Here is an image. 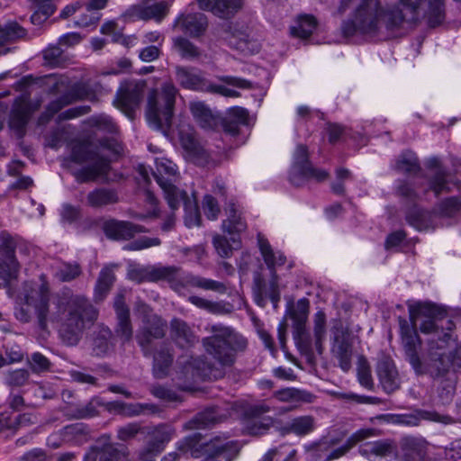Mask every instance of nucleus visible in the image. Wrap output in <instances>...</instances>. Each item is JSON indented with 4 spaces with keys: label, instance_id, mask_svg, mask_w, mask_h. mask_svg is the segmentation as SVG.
Masks as SVG:
<instances>
[{
    "label": "nucleus",
    "instance_id": "obj_1",
    "mask_svg": "<svg viewBox=\"0 0 461 461\" xmlns=\"http://www.w3.org/2000/svg\"><path fill=\"white\" fill-rule=\"evenodd\" d=\"M50 298V288L44 275L40 276V283H26L24 307L16 312L17 319L29 321L32 311L41 329L46 330L49 322L58 323L61 340L68 346L77 344L87 325L96 320V309L84 295L75 294L68 288L55 294L51 309Z\"/></svg>",
    "mask_w": 461,
    "mask_h": 461
},
{
    "label": "nucleus",
    "instance_id": "obj_2",
    "mask_svg": "<svg viewBox=\"0 0 461 461\" xmlns=\"http://www.w3.org/2000/svg\"><path fill=\"white\" fill-rule=\"evenodd\" d=\"M410 315L422 333L431 336L426 351L420 357L417 348L420 343L417 333L408 326H402V345L410 364L418 375H441L451 363L446 346L451 339L452 321L443 318L444 312L440 308L429 303L411 305Z\"/></svg>",
    "mask_w": 461,
    "mask_h": 461
},
{
    "label": "nucleus",
    "instance_id": "obj_3",
    "mask_svg": "<svg viewBox=\"0 0 461 461\" xmlns=\"http://www.w3.org/2000/svg\"><path fill=\"white\" fill-rule=\"evenodd\" d=\"M210 331L212 335L203 339V346L219 367L214 369L212 366L198 358L189 365L196 369L198 375H212L216 378L221 376V369L234 364L236 353L246 348L247 340L230 328L221 325L212 326Z\"/></svg>",
    "mask_w": 461,
    "mask_h": 461
},
{
    "label": "nucleus",
    "instance_id": "obj_4",
    "mask_svg": "<svg viewBox=\"0 0 461 461\" xmlns=\"http://www.w3.org/2000/svg\"><path fill=\"white\" fill-rule=\"evenodd\" d=\"M357 5L352 17V28H345L346 33L358 30L373 34L384 30L393 32L405 23L406 15L398 8H384L379 0H356Z\"/></svg>",
    "mask_w": 461,
    "mask_h": 461
},
{
    "label": "nucleus",
    "instance_id": "obj_5",
    "mask_svg": "<svg viewBox=\"0 0 461 461\" xmlns=\"http://www.w3.org/2000/svg\"><path fill=\"white\" fill-rule=\"evenodd\" d=\"M258 243L264 261L270 269L271 279L267 283L260 273H255L253 277L255 298L259 305H264L266 298L269 297L274 306L276 307L280 300V294L275 267L283 266L285 263V257L280 251H274L267 240L261 234L258 235Z\"/></svg>",
    "mask_w": 461,
    "mask_h": 461
},
{
    "label": "nucleus",
    "instance_id": "obj_6",
    "mask_svg": "<svg viewBox=\"0 0 461 461\" xmlns=\"http://www.w3.org/2000/svg\"><path fill=\"white\" fill-rule=\"evenodd\" d=\"M177 93L178 90L172 82H166L159 91L153 90L149 93L146 117L152 128L164 132L169 129Z\"/></svg>",
    "mask_w": 461,
    "mask_h": 461
},
{
    "label": "nucleus",
    "instance_id": "obj_7",
    "mask_svg": "<svg viewBox=\"0 0 461 461\" xmlns=\"http://www.w3.org/2000/svg\"><path fill=\"white\" fill-rule=\"evenodd\" d=\"M71 158L78 164H86L74 173L79 183L94 182L106 175L109 170V162L99 155L93 144L88 142L75 144L72 148Z\"/></svg>",
    "mask_w": 461,
    "mask_h": 461
},
{
    "label": "nucleus",
    "instance_id": "obj_8",
    "mask_svg": "<svg viewBox=\"0 0 461 461\" xmlns=\"http://www.w3.org/2000/svg\"><path fill=\"white\" fill-rule=\"evenodd\" d=\"M153 176L163 191L164 197L172 210H176L178 200L175 195L183 199L185 191L179 189L175 182L177 179V167L170 159L161 158L156 159V168Z\"/></svg>",
    "mask_w": 461,
    "mask_h": 461
},
{
    "label": "nucleus",
    "instance_id": "obj_9",
    "mask_svg": "<svg viewBox=\"0 0 461 461\" xmlns=\"http://www.w3.org/2000/svg\"><path fill=\"white\" fill-rule=\"evenodd\" d=\"M19 244V240L9 233H0V286L17 278L20 264L15 257V250Z\"/></svg>",
    "mask_w": 461,
    "mask_h": 461
},
{
    "label": "nucleus",
    "instance_id": "obj_10",
    "mask_svg": "<svg viewBox=\"0 0 461 461\" xmlns=\"http://www.w3.org/2000/svg\"><path fill=\"white\" fill-rule=\"evenodd\" d=\"M53 89L57 93L65 92V94L49 104L48 112L50 113V116H52L64 106L68 105L77 100H94L95 98V94L86 84H76L72 86H68V80L63 77H60L54 84Z\"/></svg>",
    "mask_w": 461,
    "mask_h": 461
},
{
    "label": "nucleus",
    "instance_id": "obj_11",
    "mask_svg": "<svg viewBox=\"0 0 461 461\" xmlns=\"http://www.w3.org/2000/svg\"><path fill=\"white\" fill-rule=\"evenodd\" d=\"M128 277L136 283L167 281L174 283L180 277V269L176 267L140 266L131 264Z\"/></svg>",
    "mask_w": 461,
    "mask_h": 461
},
{
    "label": "nucleus",
    "instance_id": "obj_12",
    "mask_svg": "<svg viewBox=\"0 0 461 461\" xmlns=\"http://www.w3.org/2000/svg\"><path fill=\"white\" fill-rule=\"evenodd\" d=\"M330 352L332 357L338 360L339 366L344 372L350 369L353 355L352 338L340 321H337L332 327Z\"/></svg>",
    "mask_w": 461,
    "mask_h": 461
},
{
    "label": "nucleus",
    "instance_id": "obj_13",
    "mask_svg": "<svg viewBox=\"0 0 461 461\" xmlns=\"http://www.w3.org/2000/svg\"><path fill=\"white\" fill-rule=\"evenodd\" d=\"M146 84L144 81H125L117 91L113 101L115 106L129 118H133L134 110L139 106Z\"/></svg>",
    "mask_w": 461,
    "mask_h": 461
},
{
    "label": "nucleus",
    "instance_id": "obj_14",
    "mask_svg": "<svg viewBox=\"0 0 461 461\" xmlns=\"http://www.w3.org/2000/svg\"><path fill=\"white\" fill-rule=\"evenodd\" d=\"M309 310V300L303 298L293 305L288 312L290 318L293 320L294 339L299 348L305 353H309L311 350V341L306 329Z\"/></svg>",
    "mask_w": 461,
    "mask_h": 461
},
{
    "label": "nucleus",
    "instance_id": "obj_15",
    "mask_svg": "<svg viewBox=\"0 0 461 461\" xmlns=\"http://www.w3.org/2000/svg\"><path fill=\"white\" fill-rule=\"evenodd\" d=\"M300 176L305 179H314L318 182L324 181L329 176L327 171L315 168L309 163L307 149L303 145L298 146L295 150L290 180L294 185H300Z\"/></svg>",
    "mask_w": 461,
    "mask_h": 461
},
{
    "label": "nucleus",
    "instance_id": "obj_16",
    "mask_svg": "<svg viewBox=\"0 0 461 461\" xmlns=\"http://www.w3.org/2000/svg\"><path fill=\"white\" fill-rule=\"evenodd\" d=\"M224 39L230 47L249 55L258 51L259 45L251 36L249 27L240 23H230L225 31Z\"/></svg>",
    "mask_w": 461,
    "mask_h": 461
},
{
    "label": "nucleus",
    "instance_id": "obj_17",
    "mask_svg": "<svg viewBox=\"0 0 461 461\" xmlns=\"http://www.w3.org/2000/svg\"><path fill=\"white\" fill-rule=\"evenodd\" d=\"M147 4L142 3L131 6L122 16L131 21L150 19L161 21L169 11V5L166 1L158 2L150 5Z\"/></svg>",
    "mask_w": 461,
    "mask_h": 461
},
{
    "label": "nucleus",
    "instance_id": "obj_18",
    "mask_svg": "<svg viewBox=\"0 0 461 461\" xmlns=\"http://www.w3.org/2000/svg\"><path fill=\"white\" fill-rule=\"evenodd\" d=\"M375 372L383 389L387 393L396 391L401 384L398 370L389 357L382 356L376 364Z\"/></svg>",
    "mask_w": 461,
    "mask_h": 461
},
{
    "label": "nucleus",
    "instance_id": "obj_19",
    "mask_svg": "<svg viewBox=\"0 0 461 461\" xmlns=\"http://www.w3.org/2000/svg\"><path fill=\"white\" fill-rule=\"evenodd\" d=\"M113 306L118 321L115 328V333L121 339L122 344L125 345L131 341L133 330L130 321L129 308L125 304L124 294L122 293L116 295Z\"/></svg>",
    "mask_w": 461,
    "mask_h": 461
},
{
    "label": "nucleus",
    "instance_id": "obj_20",
    "mask_svg": "<svg viewBox=\"0 0 461 461\" xmlns=\"http://www.w3.org/2000/svg\"><path fill=\"white\" fill-rule=\"evenodd\" d=\"M179 139L189 160L196 164H203L208 160V154L193 130H180Z\"/></svg>",
    "mask_w": 461,
    "mask_h": 461
},
{
    "label": "nucleus",
    "instance_id": "obj_21",
    "mask_svg": "<svg viewBox=\"0 0 461 461\" xmlns=\"http://www.w3.org/2000/svg\"><path fill=\"white\" fill-rule=\"evenodd\" d=\"M202 447L204 455L212 458L222 456L225 461H232L239 455L240 449L237 441L221 438H215Z\"/></svg>",
    "mask_w": 461,
    "mask_h": 461
},
{
    "label": "nucleus",
    "instance_id": "obj_22",
    "mask_svg": "<svg viewBox=\"0 0 461 461\" xmlns=\"http://www.w3.org/2000/svg\"><path fill=\"white\" fill-rule=\"evenodd\" d=\"M200 9L221 18H229L242 8V0H197Z\"/></svg>",
    "mask_w": 461,
    "mask_h": 461
},
{
    "label": "nucleus",
    "instance_id": "obj_23",
    "mask_svg": "<svg viewBox=\"0 0 461 461\" xmlns=\"http://www.w3.org/2000/svg\"><path fill=\"white\" fill-rule=\"evenodd\" d=\"M174 27L190 36L195 37L205 31L207 19L202 14H182L176 20Z\"/></svg>",
    "mask_w": 461,
    "mask_h": 461
},
{
    "label": "nucleus",
    "instance_id": "obj_24",
    "mask_svg": "<svg viewBox=\"0 0 461 461\" xmlns=\"http://www.w3.org/2000/svg\"><path fill=\"white\" fill-rule=\"evenodd\" d=\"M104 233L113 240H129L135 234L143 232L144 228L129 221H109L104 223Z\"/></svg>",
    "mask_w": 461,
    "mask_h": 461
},
{
    "label": "nucleus",
    "instance_id": "obj_25",
    "mask_svg": "<svg viewBox=\"0 0 461 461\" xmlns=\"http://www.w3.org/2000/svg\"><path fill=\"white\" fill-rule=\"evenodd\" d=\"M189 109L194 121L200 127L205 130H213L217 127L219 118L212 113L211 109L203 102H190Z\"/></svg>",
    "mask_w": 461,
    "mask_h": 461
},
{
    "label": "nucleus",
    "instance_id": "obj_26",
    "mask_svg": "<svg viewBox=\"0 0 461 461\" xmlns=\"http://www.w3.org/2000/svg\"><path fill=\"white\" fill-rule=\"evenodd\" d=\"M166 323L158 317L154 316L150 323L138 332L136 339L139 345L145 350L152 339H160L165 335Z\"/></svg>",
    "mask_w": 461,
    "mask_h": 461
},
{
    "label": "nucleus",
    "instance_id": "obj_27",
    "mask_svg": "<svg viewBox=\"0 0 461 461\" xmlns=\"http://www.w3.org/2000/svg\"><path fill=\"white\" fill-rule=\"evenodd\" d=\"M176 76V81L182 87L190 90L203 91L205 79L197 69L193 68L177 67Z\"/></svg>",
    "mask_w": 461,
    "mask_h": 461
},
{
    "label": "nucleus",
    "instance_id": "obj_28",
    "mask_svg": "<svg viewBox=\"0 0 461 461\" xmlns=\"http://www.w3.org/2000/svg\"><path fill=\"white\" fill-rule=\"evenodd\" d=\"M113 333L104 325H98L93 335L92 349L96 356H104L110 352L113 347Z\"/></svg>",
    "mask_w": 461,
    "mask_h": 461
},
{
    "label": "nucleus",
    "instance_id": "obj_29",
    "mask_svg": "<svg viewBox=\"0 0 461 461\" xmlns=\"http://www.w3.org/2000/svg\"><path fill=\"white\" fill-rule=\"evenodd\" d=\"M227 219L222 222L223 231L229 234L240 233L247 229V223L242 217L241 211L235 203H230L226 208Z\"/></svg>",
    "mask_w": 461,
    "mask_h": 461
},
{
    "label": "nucleus",
    "instance_id": "obj_30",
    "mask_svg": "<svg viewBox=\"0 0 461 461\" xmlns=\"http://www.w3.org/2000/svg\"><path fill=\"white\" fill-rule=\"evenodd\" d=\"M171 330L176 342L182 348L191 346L197 341L196 336L183 321L173 320Z\"/></svg>",
    "mask_w": 461,
    "mask_h": 461
},
{
    "label": "nucleus",
    "instance_id": "obj_31",
    "mask_svg": "<svg viewBox=\"0 0 461 461\" xmlns=\"http://www.w3.org/2000/svg\"><path fill=\"white\" fill-rule=\"evenodd\" d=\"M117 194L111 189L97 188L86 196V203L91 207H103L118 202Z\"/></svg>",
    "mask_w": 461,
    "mask_h": 461
},
{
    "label": "nucleus",
    "instance_id": "obj_32",
    "mask_svg": "<svg viewBox=\"0 0 461 461\" xmlns=\"http://www.w3.org/2000/svg\"><path fill=\"white\" fill-rule=\"evenodd\" d=\"M173 357L167 347H161L154 354L153 373L157 378L165 377L172 364Z\"/></svg>",
    "mask_w": 461,
    "mask_h": 461
},
{
    "label": "nucleus",
    "instance_id": "obj_33",
    "mask_svg": "<svg viewBox=\"0 0 461 461\" xmlns=\"http://www.w3.org/2000/svg\"><path fill=\"white\" fill-rule=\"evenodd\" d=\"M226 417L227 415L225 413H221L218 408H212L198 414L194 420L190 421L186 425V427L190 429L204 428L220 422Z\"/></svg>",
    "mask_w": 461,
    "mask_h": 461
},
{
    "label": "nucleus",
    "instance_id": "obj_34",
    "mask_svg": "<svg viewBox=\"0 0 461 461\" xmlns=\"http://www.w3.org/2000/svg\"><path fill=\"white\" fill-rule=\"evenodd\" d=\"M314 346L319 355L324 351V340L326 338V314L323 311H318L313 317Z\"/></svg>",
    "mask_w": 461,
    "mask_h": 461
},
{
    "label": "nucleus",
    "instance_id": "obj_35",
    "mask_svg": "<svg viewBox=\"0 0 461 461\" xmlns=\"http://www.w3.org/2000/svg\"><path fill=\"white\" fill-rule=\"evenodd\" d=\"M178 200V205L176 209L179 207L181 203L184 204V208L185 211V223L187 227H194L200 225V214L198 212L196 201L194 197H189L185 191V197L180 198L175 195Z\"/></svg>",
    "mask_w": 461,
    "mask_h": 461
},
{
    "label": "nucleus",
    "instance_id": "obj_36",
    "mask_svg": "<svg viewBox=\"0 0 461 461\" xmlns=\"http://www.w3.org/2000/svg\"><path fill=\"white\" fill-rule=\"evenodd\" d=\"M115 280L113 271L110 267H104L100 272L95 289V301H103L107 295Z\"/></svg>",
    "mask_w": 461,
    "mask_h": 461
},
{
    "label": "nucleus",
    "instance_id": "obj_37",
    "mask_svg": "<svg viewBox=\"0 0 461 461\" xmlns=\"http://www.w3.org/2000/svg\"><path fill=\"white\" fill-rule=\"evenodd\" d=\"M372 429H360L357 431L348 439L344 446L331 451L327 456L326 461L337 459L344 456L354 445L372 436Z\"/></svg>",
    "mask_w": 461,
    "mask_h": 461
},
{
    "label": "nucleus",
    "instance_id": "obj_38",
    "mask_svg": "<svg viewBox=\"0 0 461 461\" xmlns=\"http://www.w3.org/2000/svg\"><path fill=\"white\" fill-rule=\"evenodd\" d=\"M186 284L194 287L214 291L220 294H224L227 291V287L223 283L196 276H188Z\"/></svg>",
    "mask_w": 461,
    "mask_h": 461
},
{
    "label": "nucleus",
    "instance_id": "obj_39",
    "mask_svg": "<svg viewBox=\"0 0 461 461\" xmlns=\"http://www.w3.org/2000/svg\"><path fill=\"white\" fill-rule=\"evenodd\" d=\"M100 461H130L127 447H116L113 444L105 445L99 454Z\"/></svg>",
    "mask_w": 461,
    "mask_h": 461
},
{
    "label": "nucleus",
    "instance_id": "obj_40",
    "mask_svg": "<svg viewBox=\"0 0 461 461\" xmlns=\"http://www.w3.org/2000/svg\"><path fill=\"white\" fill-rule=\"evenodd\" d=\"M317 26L315 18L312 15H302L298 19V25L292 28V33L299 38L306 39L314 32Z\"/></svg>",
    "mask_w": 461,
    "mask_h": 461
},
{
    "label": "nucleus",
    "instance_id": "obj_41",
    "mask_svg": "<svg viewBox=\"0 0 461 461\" xmlns=\"http://www.w3.org/2000/svg\"><path fill=\"white\" fill-rule=\"evenodd\" d=\"M391 444L384 441L367 442L359 448L360 454L367 457L371 456H384L391 453Z\"/></svg>",
    "mask_w": 461,
    "mask_h": 461
},
{
    "label": "nucleus",
    "instance_id": "obj_42",
    "mask_svg": "<svg viewBox=\"0 0 461 461\" xmlns=\"http://www.w3.org/2000/svg\"><path fill=\"white\" fill-rule=\"evenodd\" d=\"M173 435V429L169 427L160 426L154 431V440L147 447L149 453L158 452L162 449L163 445L168 442Z\"/></svg>",
    "mask_w": 461,
    "mask_h": 461
},
{
    "label": "nucleus",
    "instance_id": "obj_43",
    "mask_svg": "<svg viewBox=\"0 0 461 461\" xmlns=\"http://www.w3.org/2000/svg\"><path fill=\"white\" fill-rule=\"evenodd\" d=\"M314 427L313 419L311 416H301L291 420L288 430L296 435L303 436L310 433Z\"/></svg>",
    "mask_w": 461,
    "mask_h": 461
},
{
    "label": "nucleus",
    "instance_id": "obj_44",
    "mask_svg": "<svg viewBox=\"0 0 461 461\" xmlns=\"http://www.w3.org/2000/svg\"><path fill=\"white\" fill-rule=\"evenodd\" d=\"M396 168L403 173H415L419 171L420 165L417 157L411 151L403 152L397 160Z\"/></svg>",
    "mask_w": 461,
    "mask_h": 461
},
{
    "label": "nucleus",
    "instance_id": "obj_45",
    "mask_svg": "<svg viewBox=\"0 0 461 461\" xmlns=\"http://www.w3.org/2000/svg\"><path fill=\"white\" fill-rule=\"evenodd\" d=\"M81 275V267L78 264H62L55 271V277L60 282H70Z\"/></svg>",
    "mask_w": 461,
    "mask_h": 461
},
{
    "label": "nucleus",
    "instance_id": "obj_46",
    "mask_svg": "<svg viewBox=\"0 0 461 461\" xmlns=\"http://www.w3.org/2000/svg\"><path fill=\"white\" fill-rule=\"evenodd\" d=\"M24 35L23 29L16 23L0 24V46Z\"/></svg>",
    "mask_w": 461,
    "mask_h": 461
},
{
    "label": "nucleus",
    "instance_id": "obj_47",
    "mask_svg": "<svg viewBox=\"0 0 461 461\" xmlns=\"http://www.w3.org/2000/svg\"><path fill=\"white\" fill-rule=\"evenodd\" d=\"M174 47L184 58H196L200 52L196 46H194L188 40L178 37L174 40Z\"/></svg>",
    "mask_w": 461,
    "mask_h": 461
},
{
    "label": "nucleus",
    "instance_id": "obj_48",
    "mask_svg": "<svg viewBox=\"0 0 461 461\" xmlns=\"http://www.w3.org/2000/svg\"><path fill=\"white\" fill-rule=\"evenodd\" d=\"M357 378L360 384L366 389L371 390L374 387L370 366L364 358H359L357 363Z\"/></svg>",
    "mask_w": 461,
    "mask_h": 461
},
{
    "label": "nucleus",
    "instance_id": "obj_49",
    "mask_svg": "<svg viewBox=\"0 0 461 461\" xmlns=\"http://www.w3.org/2000/svg\"><path fill=\"white\" fill-rule=\"evenodd\" d=\"M274 397L281 402H296L304 400V393L295 388H285L276 391Z\"/></svg>",
    "mask_w": 461,
    "mask_h": 461
},
{
    "label": "nucleus",
    "instance_id": "obj_50",
    "mask_svg": "<svg viewBox=\"0 0 461 461\" xmlns=\"http://www.w3.org/2000/svg\"><path fill=\"white\" fill-rule=\"evenodd\" d=\"M29 112L25 107L15 108L11 114L10 126L22 131L29 120Z\"/></svg>",
    "mask_w": 461,
    "mask_h": 461
},
{
    "label": "nucleus",
    "instance_id": "obj_51",
    "mask_svg": "<svg viewBox=\"0 0 461 461\" xmlns=\"http://www.w3.org/2000/svg\"><path fill=\"white\" fill-rule=\"evenodd\" d=\"M203 91L211 94L220 95L224 97L237 98L240 96V94L234 89H230L226 86L221 84L208 83L206 80L203 87Z\"/></svg>",
    "mask_w": 461,
    "mask_h": 461
},
{
    "label": "nucleus",
    "instance_id": "obj_52",
    "mask_svg": "<svg viewBox=\"0 0 461 461\" xmlns=\"http://www.w3.org/2000/svg\"><path fill=\"white\" fill-rule=\"evenodd\" d=\"M122 408V416L135 417L140 416L146 412V411H155L156 408L153 405L142 403H124Z\"/></svg>",
    "mask_w": 461,
    "mask_h": 461
},
{
    "label": "nucleus",
    "instance_id": "obj_53",
    "mask_svg": "<svg viewBox=\"0 0 461 461\" xmlns=\"http://www.w3.org/2000/svg\"><path fill=\"white\" fill-rule=\"evenodd\" d=\"M189 302L200 309H203L212 313H220L222 312V306L218 303H213L199 296H190Z\"/></svg>",
    "mask_w": 461,
    "mask_h": 461
},
{
    "label": "nucleus",
    "instance_id": "obj_54",
    "mask_svg": "<svg viewBox=\"0 0 461 461\" xmlns=\"http://www.w3.org/2000/svg\"><path fill=\"white\" fill-rule=\"evenodd\" d=\"M444 19L443 4L441 0H436L429 5V23L430 26L438 25Z\"/></svg>",
    "mask_w": 461,
    "mask_h": 461
},
{
    "label": "nucleus",
    "instance_id": "obj_55",
    "mask_svg": "<svg viewBox=\"0 0 461 461\" xmlns=\"http://www.w3.org/2000/svg\"><path fill=\"white\" fill-rule=\"evenodd\" d=\"M203 209L204 214L210 220H216L220 213V207L217 201L211 194H206L203 197Z\"/></svg>",
    "mask_w": 461,
    "mask_h": 461
},
{
    "label": "nucleus",
    "instance_id": "obj_56",
    "mask_svg": "<svg viewBox=\"0 0 461 461\" xmlns=\"http://www.w3.org/2000/svg\"><path fill=\"white\" fill-rule=\"evenodd\" d=\"M85 436V427L82 424L69 425L63 429V437L67 441H79Z\"/></svg>",
    "mask_w": 461,
    "mask_h": 461
},
{
    "label": "nucleus",
    "instance_id": "obj_57",
    "mask_svg": "<svg viewBox=\"0 0 461 461\" xmlns=\"http://www.w3.org/2000/svg\"><path fill=\"white\" fill-rule=\"evenodd\" d=\"M212 243L217 253L221 258H229L232 254V247L225 237L216 235L213 237Z\"/></svg>",
    "mask_w": 461,
    "mask_h": 461
},
{
    "label": "nucleus",
    "instance_id": "obj_58",
    "mask_svg": "<svg viewBox=\"0 0 461 461\" xmlns=\"http://www.w3.org/2000/svg\"><path fill=\"white\" fill-rule=\"evenodd\" d=\"M336 177V181L331 185V189L337 194H343L345 192L343 181L350 177V172L346 168H338Z\"/></svg>",
    "mask_w": 461,
    "mask_h": 461
},
{
    "label": "nucleus",
    "instance_id": "obj_59",
    "mask_svg": "<svg viewBox=\"0 0 461 461\" xmlns=\"http://www.w3.org/2000/svg\"><path fill=\"white\" fill-rule=\"evenodd\" d=\"M140 429L138 423H129L125 426L119 428L117 431V438L122 441H128L133 438Z\"/></svg>",
    "mask_w": 461,
    "mask_h": 461
},
{
    "label": "nucleus",
    "instance_id": "obj_60",
    "mask_svg": "<svg viewBox=\"0 0 461 461\" xmlns=\"http://www.w3.org/2000/svg\"><path fill=\"white\" fill-rule=\"evenodd\" d=\"M227 116V119L238 124H246L249 118V113L243 107L235 106L228 110Z\"/></svg>",
    "mask_w": 461,
    "mask_h": 461
},
{
    "label": "nucleus",
    "instance_id": "obj_61",
    "mask_svg": "<svg viewBox=\"0 0 461 461\" xmlns=\"http://www.w3.org/2000/svg\"><path fill=\"white\" fill-rule=\"evenodd\" d=\"M158 245H160V240L158 238L143 237L131 242L125 248L131 250H140Z\"/></svg>",
    "mask_w": 461,
    "mask_h": 461
},
{
    "label": "nucleus",
    "instance_id": "obj_62",
    "mask_svg": "<svg viewBox=\"0 0 461 461\" xmlns=\"http://www.w3.org/2000/svg\"><path fill=\"white\" fill-rule=\"evenodd\" d=\"M461 208V203L455 197L443 201L439 205V212L445 216H451Z\"/></svg>",
    "mask_w": 461,
    "mask_h": 461
},
{
    "label": "nucleus",
    "instance_id": "obj_63",
    "mask_svg": "<svg viewBox=\"0 0 461 461\" xmlns=\"http://www.w3.org/2000/svg\"><path fill=\"white\" fill-rule=\"evenodd\" d=\"M30 365L34 372L46 371L50 367L49 359L41 353H34L32 356Z\"/></svg>",
    "mask_w": 461,
    "mask_h": 461
},
{
    "label": "nucleus",
    "instance_id": "obj_64",
    "mask_svg": "<svg viewBox=\"0 0 461 461\" xmlns=\"http://www.w3.org/2000/svg\"><path fill=\"white\" fill-rule=\"evenodd\" d=\"M97 411L93 403L89 402L84 406L77 407L71 415L76 419H86L96 415Z\"/></svg>",
    "mask_w": 461,
    "mask_h": 461
}]
</instances>
